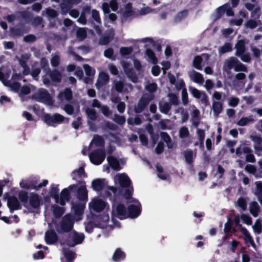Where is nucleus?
<instances>
[{"instance_id":"53","label":"nucleus","mask_w":262,"mask_h":262,"mask_svg":"<svg viewBox=\"0 0 262 262\" xmlns=\"http://www.w3.org/2000/svg\"><path fill=\"white\" fill-rule=\"evenodd\" d=\"M237 61V63H236V65L234 68V70L236 72H247L248 70L247 67L242 63H241L238 59Z\"/></svg>"},{"instance_id":"22","label":"nucleus","mask_w":262,"mask_h":262,"mask_svg":"<svg viewBox=\"0 0 262 262\" xmlns=\"http://www.w3.org/2000/svg\"><path fill=\"white\" fill-rule=\"evenodd\" d=\"M124 70L127 77L133 83H136L138 82V77L133 68H130L124 66Z\"/></svg>"},{"instance_id":"56","label":"nucleus","mask_w":262,"mask_h":262,"mask_svg":"<svg viewBox=\"0 0 262 262\" xmlns=\"http://www.w3.org/2000/svg\"><path fill=\"white\" fill-rule=\"evenodd\" d=\"M189 91L194 97L196 99H200L202 95V92H201L196 88L193 87H189Z\"/></svg>"},{"instance_id":"13","label":"nucleus","mask_w":262,"mask_h":262,"mask_svg":"<svg viewBox=\"0 0 262 262\" xmlns=\"http://www.w3.org/2000/svg\"><path fill=\"white\" fill-rule=\"evenodd\" d=\"M45 239L47 245H53L58 241V236L55 231L49 230L46 231Z\"/></svg>"},{"instance_id":"6","label":"nucleus","mask_w":262,"mask_h":262,"mask_svg":"<svg viewBox=\"0 0 262 262\" xmlns=\"http://www.w3.org/2000/svg\"><path fill=\"white\" fill-rule=\"evenodd\" d=\"M34 97L38 102L48 105H52L53 103V100L51 96L46 89H42L39 90L34 94Z\"/></svg>"},{"instance_id":"19","label":"nucleus","mask_w":262,"mask_h":262,"mask_svg":"<svg viewBox=\"0 0 262 262\" xmlns=\"http://www.w3.org/2000/svg\"><path fill=\"white\" fill-rule=\"evenodd\" d=\"M125 257V253L120 248H118L116 249L112 256V260L114 262H121L124 260Z\"/></svg>"},{"instance_id":"58","label":"nucleus","mask_w":262,"mask_h":262,"mask_svg":"<svg viewBox=\"0 0 262 262\" xmlns=\"http://www.w3.org/2000/svg\"><path fill=\"white\" fill-rule=\"evenodd\" d=\"M95 224L93 221L87 223L85 226V230L86 232L91 233L93 232L94 228L96 227Z\"/></svg>"},{"instance_id":"26","label":"nucleus","mask_w":262,"mask_h":262,"mask_svg":"<svg viewBox=\"0 0 262 262\" xmlns=\"http://www.w3.org/2000/svg\"><path fill=\"white\" fill-rule=\"evenodd\" d=\"M235 48L236 52L235 55L236 56L241 55V54L246 52V46L245 41L243 39L239 40L235 44Z\"/></svg>"},{"instance_id":"12","label":"nucleus","mask_w":262,"mask_h":262,"mask_svg":"<svg viewBox=\"0 0 262 262\" xmlns=\"http://www.w3.org/2000/svg\"><path fill=\"white\" fill-rule=\"evenodd\" d=\"M127 217L131 219L137 218L139 216L141 212L140 204L138 206L133 204L129 205L127 207Z\"/></svg>"},{"instance_id":"42","label":"nucleus","mask_w":262,"mask_h":262,"mask_svg":"<svg viewBox=\"0 0 262 262\" xmlns=\"http://www.w3.org/2000/svg\"><path fill=\"white\" fill-rule=\"evenodd\" d=\"M134 14V11L132 10V4L130 3H128L125 5V11L123 13V16L124 17H129Z\"/></svg>"},{"instance_id":"24","label":"nucleus","mask_w":262,"mask_h":262,"mask_svg":"<svg viewBox=\"0 0 262 262\" xmlns=\"http://www.w3.org/2000/svg\"><path fill=\"white\" fill-rule=\"evenodd\" d=\"M72 179L77 181L78 178L81 179L82 177H87L83 167H80L78 169L74 170L72 173Z\"/></svg>"},{"instance_id":"63","label":"nucleus","mask_w":262,"mask_h":262,"mask_svg":"<svg viewBox=\"0 0 262 262\" xmlns=\"http://www.w3.org/2000/svg\"><path fill=\"white\" fill-rule=\"evenodd\" d=\"M83 68L87 76H94L95 71L93 70L91 66L86 64L83 66Z\"/></svg>"},{"instance_id":"5","label":"nucleus","mask_w":262,"mask_h":262,"mask_svg":"<svg viewBox=\"0 0 262 262\" xmlns=\"http://www.w3.org/2000/svg\"><path fill=\"white\" fill-rule=\"evenodd\" d=\"M78 184L80 185L79 187L77 186L75 189L77 199L84 203L88 201V191L86 188L85 182L84 180L77 181Z\"/></svg>"},{"instance_id":"41","label":"nucleus","mask_w":262,"mask_h":262,"mask_svg":"<svg viewBox=\"0 0 262 262\" xmlns=\"http://www.w3.org/2000/svg\"><path fill=\"white\" fill-rule=\"evenodd\" d=\"M252 140L257 145L254 147L255 150L262 151V146H260L262 143L261 137L260 136H252Z\"/></svg>"},{"instance_id":"55","label":"nucleus","mask_w":262,"mask_h":262,"mask_svg":"<svg viewBox=\"0 0 262 262\" xmlns=\"http://www.w3.org/2000/svg\"><path fill=\"white\" fill-rule=\"evenodd\" d=\"M113 120L119 125H123L125 122V118L123 116L115 114Z\"/></svg>"},{"instance_id":"46","label":"nucleus","mask_w":262,"mask_h":262,"mask_svg":"<svg viewBox=\"0 0 262 262\" xmlns=\"http://www.w3.org/2000/svg\"><path fill=\"white\" fill-rule=\"evenodd\" d=\"M125 188L124 193H122L121 194L123 195L125 199L129 200L132 198L133 194V187L129 186V187Z\"/></svg>"},{"instance_id":"25","label":"nucleus","mask_w":262,"mask_h":262,"mask_svg":"<svg viewBox=\"0 0 262 262\" xmlns=\"http://www.w3.org/2000/svg\"><path fill=\"white\" fill-rule=\"evenodd\" d=\"M58 98L62 100L64 98L68 101H71L73 98V93L70 88H66L63 92L59 93Z\"/></svg>"},{"instance_id":"27","label":"nucleus","mask_w":262,"mask_h":262,"mask_svg":"<svg viewBox=\"0 0 262 262\" xmlns=\"http://www.w3.org/2000/svg\"><path fill=\"white\" fill-rule=\"evenodd\" d=\"M59 189L58 188V186L55 184H52L49 192L50 196L54 199L56 203H59Z\"/></svg>"},{"instance_id":"61","label":"nucleus","mask_w":262,"mask_h":262,"mask_svg":"<svg viewBox=\"0 0 262 262\" xmlns=\"http://www.w3.org/2000/svg\"><path fill=\"white\" fill-rule=\"evenodd\" d=\"M189 132L187 127H182L179 130V136L181 138H184L188 136Z\"/></svg>"},{"instance_id":"7","label":"nucleus","mask_w":262,"mask_h":262,"mask_svg":"<svg viewBox=\"0 0 262 262\" xmlns=\"http://www.w3.org/2000/svg\"><path fill=\"white\" fill-rule=\"evenodd\" d=\"M112 220L114 217H118L120 220H124L127 218V209L124 204L120 203L118 204L115 209L114 206H113V210L112 211Z\"/></svg>"},{"instance_id":"54","label":"nucleus","mask_w":262,"mask_h":262,"mask_svg":"<svg viewBox=\"0 0 262 262\" xmlns=\"http://www.w3.org/2000/svg\"><path fill=\"white\" fill-rule=\"evenodd\" d=\"M133 48L129 47H121L120 49V53L122 56H125L130 54L133 52Z\"/></svg>"},{"instance_id":"39","label":"nucleus","mask_w":262,"mask_h":262,"mask_svg":"<svg viewBox=\"0 0 262 262\" xmlns=\"http://www.w3.org/2000/svg\"><path fill=\"white\" fill-rule=\"evenodd\" d=\"M212 107L214 113L216 115H219L223 110V103L220 101H214Z\"/></svg>"},{"instance_id":"60","label":"nucleus","mask_w":262,"mask_h":262,"mask_svg":"<svg viewBox=\"0 0 262 262\" xmlns=\"http://www.w3.org/2000/svg\"><path fill=\"white\" fill-rule=\"evenodd\" d=\"M246 75L243 73H238L235 76V79L239 81V82L244 86L246 83Z\"/></svg>"},{"instance_id":"17","label":"nucleus","mask_w":262,"mask_h":262,"mask_svg":"<svg viewBox=\"0 0 262 262\" xmlns=\"http://www.w3.org/2000/svg\"><path fill=\"white\" fill-rule=\"evenodd\" d=\"M118 181L122 189L129 187L132 184L131 180L125 173L120 174L118 176Z\"/></svg>"},{"instance_id":"48","label":"nucleus","mask_w":262,"mask_h":262,"mask_svg":"<svg viewBox=\"0 0 262 262\" xmlns=\"http://www.w3.org/2000/svg\"><path fill=\"white\" fill-rule=\"evenodd\" d=\"M75 253L71 250H64V255L68 262H73L75 258Z\"/></svg>"},{"instance_id":"40","label":"nucleus","mask_w":262,"mask_h":262,"mask_svg":"<svg viewBox=\"0 0 262 262\" xmlns=\"http://www.w3.org/2000/svg\"><path fill=\"white\" fill-rule=\"evenodd\" d=\"M203 58L200 55H196L194 57L193 60V67L198 70H202V63Z\"/></svg>"},{"instance_id":"62","label":"nucleus","mask_w":262,"mask_h":262,"mask_svg":"<svg viewBox=\"0 0 262 262\" xmlns=\"http://www.w3.org/2000/svg\"><path fill=\"white\" fill-rule=\"evenodd\" d=\"M252 121H253L252 118H247V117H242L237 122V124L239 126H243L246 125L249 122H252Z\"/></svg>"},{"instance_id":"15","label":"nucleus","mask_w":262,"mask_h":262,"mask_svg":"<svg viewBox=\"0 0 262 262\" xmlns=\"http://www.w3.org/2000/svg\"><path fill=\"white\" fill-rule=\"evenodd\" d=\"M106 203L101 199H96L93 201L92 204L90 206L96 212H99L104 209Z\"/></svg>"},{"instance_id":"9","label":"nucleus","mask_w":262,"mask_h":262,"mask_svg":"<svg viewBox=\"0 0 262 262\" xmlns=\"http://www.w3.org/2000/svg\"><path fill=\"white\" fill-rule=\"evenodd\" d=\"M72 239L71 241H68V246L74 247L77 245L81 244L85 238V236L82 233H78L75 230L72 231Z\"/></svg>"},{"instance_id":"28","label":"nucleus","mask_w":262,"mask_h":262,"mask_svg":"<svg viewBox=\"0 0 262 262\" xmlns=\"http://www.w3.org/2000/svg\"><path fill=\"white\" fill-rule=\"evenodd\" d=\"M243 152L247 154L246 156V161L248 162L254 163L255 162V158L253 154H252V149L248 147L244 146L243 148Z\"/></svg>"},{"instance_id":"16","label":"nucleus","mask_w":262,"mask_h":262,"mask_svg":"<svg viewBox=\"0 0 262 262\" xmlns=\"http://www.w3.org/2000/svg\"><path fill=\"white\" fill-rule=\"evenodd\" d=\"M85 204L86 203H84L82 202L76 204L74 203H72V209L75 215L80 216L83 214L85 208Z\"/></svg>"},{"instance_id":"23","label":"nucleus","mask_w":262,"mask_h":262,"mask_svg":"<svg viewBox=\"0 0 262 262\" xmlns=\"http://www.w3.org/2000/svg\"><path fill=\"white\" fill-rule=\"evenodd\" d=\"M237 59L234 57H231L229 59H226L224 62L223 69L225 71H230L232 69L235 68L236 63H237Z\"/></svg>"},{"instance_id":"38","label":"nucleus","mask_w":262,"mask_h":262,"mask_svg":"<svg viewBox=\"0 0 262 262\" xmlns=\"http://www.w3.org/2000/svg\"><path fill=\"white\" fill-rule=\"evenodd\" d=\"M184 156L187 163L192 165L193 163V151L190 149H187L184 151Z\"/></svg>"},{"instance_id":"44","label":"nucleus","mask_w":262,"mask_h":262,"mask_svg":"<svg viewBox=\"0 0 262 262\" xmlns=\"http://www.w3.org/2000/svg\"><path fill=\"white\" fill-rule=\"evenodd\" d=\"M145 52L146 55L151 60L152 63L156 64L158 63V60L157 57L155 56L154 52L150 49H147Z\"/></svg>"},{"instance_id":"21","label":"nucleus","mask_w":262,"mask_h":262,"mask_svg":"<svg viewBox=\"0 0 262 262\" xmlns=\"http://www.w3.org/2000/svg\"><path fill=\"white\" fill-rule=\"evenodd\" d=\"M105 186V179H96L92 182V187L96 191H100Z\"/></svg>"},{"instance_id":"52","label":"nucleus","mask_w":262,"mask_h":262,"mask_svg":"<svg viewBox=\"0 0 262 262\" xmlns=\"http://www.w3.org/2000/svg\"><path fill=\"white\" fill-rule=\"evenodd\" d=\"M168 97L169 98L170 102L171 104H173L175 105H177L179 103V100L178 97L173 93H169L168 94Z\"/></svg>"},{"instance_id":"11","label":"nucleus","mask_w":262,"mask_h":262,"mask_svg":"<svg viewBox=\"0 0 262 262\" xmlns=\"http://www.w3.org/2000/svg\"><path fill=\"white\" fill-rule=\"evenodd\" d=\"M81 0H62L60 7L63 14H67L73 5L79 4Z\"/></svg>"},{"instance_id":"4","label":"nucleus","mask_w":262,"mask_h":262,"mask_svg":"<svg viewBox=\"0 0 262 262\" xmlns=\"http://www.w3.org/2000/svg\"><path fill=\"white\" fill-rule=\"evenodd\" d=\"M105 157L106 154L103 148L96 149L89 154L91 162L96 165L101 164L104 161Z\"/></svg>"},{"instance_id":"8","label":"nucleus","mask_w":262,"mask_h":262,"mask_svg":"<svg viewBox=\"0 0 262 262\" xmlns=\"http://www.w3.org/2000/svg\"><path fill=\"white\" fill-rule=\"evenodd\" d=\"M28 201L31 207L34 209L36 210L35 212H38L40 211V206L42 204L41 199L39 195L36 193H31ZM29 212L30 213H34L35 212V211L30 209L29 210Z\"/></svg>"},{"instance_id":"45","label":"nucleus","mask_w":262,"mask_h":262,"mask_svg":"<svg viewBox=\"0 0 262 262\" xmlns=\"http://www.w3.org/2000/svg\"><path fill=\"white\" fill-rule=\"evenodd\" d=\"M101 127L103 129L107 128L112 130H116L118 128L117 125L108 121H104V124L101 125Z\"/></svg>"},{"instance_id":"34","label":"nucleus","mask_w":262,"mask_h":262,"mask_svg":"<svg viewBox=\"0 0 262 262\" xmlns=\"http://www.w3.org/2000/svg\"><path fill=\"white\" fill-rule=\"evenodd\" d=\"M249 208L250 212L253 216L254 217L257 216L260 211V207L258 203L255 201L251 202L250 204Z\"/></svg>"},{"instance_id":"36","label":"nucleus","mask_w":262,"mask_h":262,"mask_svg":"<svg viewBox=\"0 0 262 262\" xmlns=\"http://www.w3.org/2000/svg\"><path fill=\"white\" fill-rule=\"evenodd\" d=\"M188 10L186 9L179 12L174 17V23H180L183 19L187 17L188 15Z\"/></svg>"},{"instance_id":"30","label":"nucleus","mask_w":262,"mask_h":262,"mask_svg":"<svg viewBox=\"0 0 262 262\" xmlns=\"http://www.w3.org/2000/svg\"><path fill=\"white\" fill-rule=\"evenodd\" d=\"M18 197L19 201L23 203L24 206L26 208H28V205H27V203L29 199L28 192L24 190H20L18 192Z\"/></svg>"},{"instance_id":"57","label":"nucleus","mask_w":262,"mask_h":262,"mask_svg":"<svg viewBox=\"0 0 262 262\" xmlns=\"http://www.w3.org/2000/svg\"><path fill=\"white\" fill-rule=\"evenodd\" d=\"M245 26L247 28L253 29L257 26V22L254 19H251L246 21Z\"/></svg>"},{"instance_id":"35","label":"nucleus","mask_w":262,"mask_h":262,"mask_svg":"<svg viewBox=\"0 0 262 262\" xmlns=\"http://www.w3.org/2000/svg\"><path fill=\"white\" fill-rule=\"evenodd\" d=\"M159 110L161 113L164 114H168L171 108V104L169 102L162 103L161 102L159 103Z\"/></svg>"},{"instance_id":"43","label":"nucleus","mask_w":262,"mask_h":262,"mask_svg":"<svg viewBox=\"0 0 262 262\" xmlns=\"http://www.w3.org/2000/svg\"><path fill=\"white\" fill-rule=\"evenodd\" d=\"M85 113L90 120L92 121H95L97 120L98 115L94 109L87 108L85 110Z\"/></svg>"},{"instance_id":"1","label":"nucleus","mask_w":262,"mask_h":262,"mask_svg":"<svg viewBox=\"0 0 262 262\" xmlns=\"http://www.w3.org/2000/svg\"><path fill=\"white\" fill-rule=\"evenodd\" d=\"M74 221L70 214L65 215L57 227L56 231L59 234L71 232L74 226Z\"/></svg>"},{"instance_id":"18","label":"nucleus","mask_w":262,"mask_h":262,"mask_svg":"<svg viewBox=\"0 0 262 262\" xmlns=\"http://www.w3.org/2000/svg\"><path fill=\"white\" fill-rule=\"evenodd\" d=\"M107 161L110 166L115 171H119L122 169V167L120 165L118 160L113 156H108L107 157Z\"/></svg>"},{"instance_id":"51","label":"nucleus","mask_w":262,"mask_h":262,"mask_svg":"<svg viewBox=\"0 0 262 262\" xmlns=\"http://www.w3.org/2000/svg\"><path fill=\"white\" fill-rule=\"evenodd\" d=\"M227 6V3L218 7L216 10V18H221L225 13V9Z\"/></svg>"},{"instance_id":"14","label":"nucleus","mask_w":262,"mask_h":262,"mask_svg":"<svg viewBox=\"0 0 262 262\" xmlns=\"http://www.w3.org/2000/svg\"><path fill=\"white\" fill-rule=\"evenodd\" d=\"M77 184L70 185L68 188L63 189L60 193L61 198L64 199L67 202L71 199L70 191L75 192V189L77 188Z\"/></svg>"},{"instance_id":"37","label":"nucleus","mask_w":262,"mask_h":262,"mask_svg":"<svg viewBox=\"0 0 262 262\" xmlns=\"http://www.w3.org/2000/svg\"><path fill=\"white\" fill-rule=\"evenodd\" d=\"M53 213L54 215L57 217H60L64 213L65 209L63 207L54 205L52 206Z\"/></svg>"},{"instance_id":"2","label":"nucleus","mask_w":262,"mask_h":262,"mask_svg":"<svg viewBox=\"0 0 262 262\" xmlns=\"http://www.w3.org/2000/svg\"><path fill=\"white\" fill-rule=\"evenodd\" d=\"M45 122L48 125L56 127L58 124L62 123L65 120L69 122V118H66L58 113H55L53 115L46 114L43 117Z\"/></svg>"},{"instance_id":"47","label":"nucleus","mask_w":262,"mask_h":262,"mask_svg":"<svg viewBox=\"0 0 262 262\" xmlns=\"http://www.w3.org/2000/svg\"><path fill=\"white\" fill-rule=\"evenodd\" d=\"M232 50V45L229 42H225L224 45L220 48L219 52L220 54H224Z\"/></svg>"},{"instance_id":"49","label":"nucleus","mask_w":262,"mask_h":262,"mask_svg":"<svg viewBox=\"0 0 262 262\" xmlns=\"http://www.w3.org/2000/svg\"><path fill=\"white\" fill-rule=\"evenodd\" d=\"M46 13L49 18H56L58 15L57 11L50 7L46 9Z\"/></svg>"},{"instance_id":"20","label":"nucleus","mask_w":262,"mask_h":262,"mask_svg":"<svg viewBox=\"0 0 262 262\" xmlns=\"http://www.w3.org/2000/svg\"><path fill=\"white\" fill-rule=\"evenodd\" d=\"M91 9V8L90 6L86 5L83 7L82 10L80 14V16L77 20L79 23L83 25L86 24L87 20L86 18V14L90 13Z\"/></svg>"},{"instance_id":"3","label":"nucleus","mask_w":262,"mask_h":262,"mask_svg":"<svg viewBox=\"0 0 262 262\" xmlns=\"http://www.w3.org/2000/svg\"><path fill=\"white\" fill-rule=\"evenodd\" d=\"M154 98L155 95L153 93L144 94L140 99L137 105L135 107V112L138 114L142 113Z\"/></svg>"},{"instance_id":"31","label":"nucleus","mask_w":262,"mask_h":262,"mask_svg":"<svg viewBox=\"0 0 262 262\" xmlns=\"http://www.w3.org/2000/svg\"><path fill=\"white\" fill-rule=\"evenodd\" d=\"M91 143H93L96 147L103 148L105 144V141L102 136L98 135H95L93 137Z\"/></svg>"},{"instance_id":"59","label":"nucleus","mask_w":262,"mask_h":262,"mask_svg":"<svg viewBox=\"0 0 262 262\" xmlns=\"http://www.w3.org/2000/svg\"><path fill=\"white\" fill-rule=\"evenodd\" d=\"M92 17L98 24H101V20L99 15V12L96 9L92 11Z\"/></svg>"},{"instance_id":"32","label":"nucleus","mask_w":262,"mask_h":262,"mask_svg":"<svg viewBox=\"0 0 262 262\" xmlns=\"http://www.w3.org/2000/svg\"><path fill=\"white\" fill-rule=\"evenodd\" d=\"M10 32L14 37L22 36L25 33L23 26L20 28L11 27L10 29Z\"/></svg>"},{"instance_id":"10","label":"nucleus","mask_w":262,"mask_h":262,"mask_svg":"<svg viewBox=\"0 0 262 262\" xmlns=\"http://www.w3.org/2000/svg\"><path fill=\"white\" fill-rule=\"evenodd\" d=\"M7 206L9 209L10 212L12 213L15 210L21 209V205L17 198L14 195L10 197L8 200Z\"/></svg>"},{"instance_id":"33","label":"nucleus","mask_w":262,"mask_h":262,"mask_svg":"<svg viewBox=\"0 0 262 262\" xmlns=\"http://www.w3.org/2000/svg\"><path fill=\"white\" fill-rule=\"evenodd\" d=\"M189 76L193 81L196 83H202L204 81L202 74L194 70L192 71V74H189Z\"/></svg>"},{"instance_id":"50","label":"nucleus","mask_w":262,"mask_h":262,"mask_svg":"<svg viewBox=\"0 0 262 262\" xmlns=\"http://www.w3.org/2000/svg\"><path fill=\"white\" fill-rule=\"evenodd\" d=\"M67 233V234L62 236V238L60 241V244L61 245H66L68 246V241L69 240L71 241V239H72V231H71Z\"/></svg>"},{"instance_id":"64","label":"nucleus","mask_w":262,"mask_h":262,"mask_svg":"<svg viewBox=\"0 0 262 262\" xmlns=\"http://www.w3.org/2000/svg\"><path fill=\"white\" fill-rule=\"evenodd\" d=\"M237 205L241 208L243 210H245L247 208V203L243 198H239L237 201Z\"/></svg>"},{"instance_id":"29","label":"nucleus","mask_w":262,"mask_h":262,"mask_svg":"<svg viewBox=\"0 0 262 262\" xmlns=\"http://www.w3.org/2000/svg\"><path fill=\"white\" fill-rule=\"evenodd\" d=\"M50 77L53 82L59 83L62 80L61 73L57 69H54L50 72Z\"/></svg>"}]
</instances>
